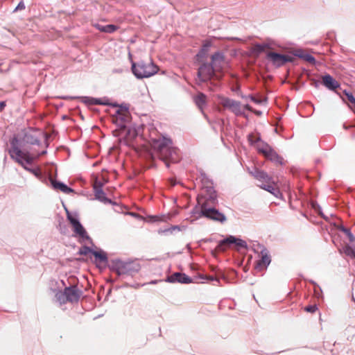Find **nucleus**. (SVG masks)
<instances>
[{
    "label": "nucleus",
    "instance_id": "nucleus-35",
    "mask_svg": "<svg viewBox=\"0 0 355 355\" xmlns=\"http://www.w3.org/2000/svg\"><path fill=\"white\" fill-rule=\"evenodd\" d=\"M273 148L270 146L268 143L265 141H262L261 144L257 147V151L266 156L267 155L265 152H269V150L272 149Z\"/></svg>",
    "mask_w": 355,
    "mask_h": 355
},
{
    "label": "nucleus",
    "instance_id": "nucleus-60",
    "mask_svg": "<svg viewBox=\"0 0 355 355\" xmlns=\"http://www.w3.org/2000/svg\"><path fill=\"white\" fill-rule=\"evenodd\" d=\"M44 138L46 139V146L48 147L49 144L47 142V140L49 139V135L46 133H44Z\"/></svg>",
    "mask_w": 355,
    "mask_h": 355
},
{
    "label": "nucleus",
    "instance_id": "nucleus-52",
    "mask_svg": "<svg viewBox=\"0 0 355 355\" xmlns=\"http://www.w3.org/2000/svg\"><path fill=\"white\" fill-rule=\"evenodd\" d=\"M261 46H262V49H263V51H264L265 49H270V44H268L267 40L264 43H261Z\"/></svg>",
    "mask_w": 355,
    "mask_h": 355
},
{
    "label": "nucleus",
    "instance_id": "nucleus-41",
    "mask_svg": "<svg viewBox=\"0 0 355 355\" xmlns=\"http://www.w3.org/2000/svg\"><path fill=\"white\" fill-rule=\"evenodd\" d=\"M303 60H304L310 64H316V60H315V57L309 53H306Z\"/></svg>",
    "mask_w": 355,
    "mask_h": 355
},
{
    "label": "nucleus",
    "instance_id": "nucleus-45",
    "mask_svg": "<svg viewBox=\"0 0 355 355\" xmlns=\"http://www.w3.org/2000/svg\"><path fill=\"white\" fill-rule=\"evenodd\" d=\"M304 310L309 313H315L318 310V306L316 304H311L306 306Z\"/></svg>",
    "mask_w": 355,
    "mask_h": 355
},
{
    "label": "nucleus",
    "instance_id": "nucleus-15",
    "mask_svg": "<svg viewBox=\"0 0 355 355\" xmlns=\"http://www.w3.org/2000/svg\"><path fill=\"white\" fill-rule=\"evenodd\" d=\"M222 105L225 108H229L236 116H245V113L241 109V103L234 99L224 97L221 101Z\"/></svg>",
    "mask_w": 355,
    "mask_h": 355
},
{
    "label": "nucleus",
    "instance_id": "nucleus-12",
    "mask_svg": "<svg viewBox=\"0 0 355 355\" xmlns=\"http://www.w3.org/2000/svg\"><path fill=\"white\" fill-rule=\"evenodd\" d=\"M103 186L104 184L102 182L98 179L96 180L93 184V191L95 199L105 205L110 204L112 205H118L116 202L107 197L106 193L103 189Z\"/></svg>",
    "mask_w": 355,
    "mask_h": 355
},
{
    "label": "nucleus",
    "instance_id": "nucleus-29",
    "mask_svg": "<svg viewBox=\"0 0 355 355\" xmlns=\"http://www.w3.org/2000/svg\"><path fill=\"white\" fill-rule=\"evenodd\" d=\"M20 159L24 161V164L27 166L31 165L33 163L35 157L30 153L29 151L22 150L21 153H19Z\"/></svg>",
    "mask_w": 355,
    "mask_h": 355
},
{
    "label": "nucleus",
    "instance_id": "nucleus-16",
    "mask_svg": "<svg viewBox=\"0 0 355 355\" xmlns=\"http://www.w3.org/2000/svg\"><path fill=\"white\" fill-rule=\"evenodd\" d=\"M130 113L121 112V110H116L113 116V123L120 129L125 130L127 123L130 122Z\"/></svg>",
    "mask_w": 355,
    "mask_h": 355
},
{
    "label": "nucleus",
    "instance_id": "nucleus-25",
    "mask_svg": "<svg viewBox=\"0 0 355 355\" xmlns=\"http://www.w3.org/2000/svg\"><path fill=\"white\" fill-rule=\"evenodd\" d=\"M267 155L264 156L267 159L278 164L281 166L284 164V159L281 157L273 148L269 150V152H266Z\"/></svg>",
    "mask_w": 355,
    "mask_h": 355
},
{
    "label": "nucleus",
    "instance_id": "nucleus-19",
    "mask_svg": "<svg viewBox=\"0 0 355 355\" xmlns=\"http://www.w3.org/2000/svg\"><path fill=\"white\" fill-rule=\"evenodd\" d=\"M250 173L258 181L263 184L274 183L272 177L268 174L266 171L254 167Z\"/></svg>",
    "mask_w": 355,
    "mask_h": 355
},
{
    "label": "nucleus",
    "instance_id": "nucleus-20",
    "mask_svg": "<svg viewBox=\"0 0 355 355\" xmlns=\"http://www.w3.org/2000/svg\"><path fill=\"white\" fill-rule=\"evenodd\" d=\"M261 189L269 192L273 195L275 198L282 200L284 196L279 189L277 187V184L274 181V183L263 184L261 183L258 185Z\"/></svg>",
    "mask_w": 355,
    "mask_h": 355
},
{
    "label": "nucleus",
    "instance_id": "nucleus-28",
    "mask_svg": "<svg viewBox=\"0 0 355 355\" xmlns=\"http://www.w3.org/2000/svg\"><path fill=\"white\" fill-rule=\"evenodd\" d=\"M207 203L202 202L200 204L198 202L197 205L191 211V215L195 217L196 219L203 218V215L201 214V211L204 210L205 207H207Z\"/></svg>",
    "mask_w": 355,
    "mask_h": 355
},
{
    "label": "nucleus",
    "instance_id": "nucleus-63",
    "mask_svg": "<svg viewBox=\"0 0 355 355\" xmlns=\"http://www.w3.org/2000/svg\"><path fill=\"white\" fill-rule=\"evenodd\" d=\"M110 106L113 107H119V105L117 103H110Z\"/></svg>",
    "mask_w": 355,
    "mask_h": 355
},
{
    "label": "nucleus",
    "instance_id": "nucleus-10",
    "mask_svg": "<svg viewBox=\"0 0 355 355\" xmlns=\"http://www.w3.org/2000/svg\"><path fill=\"white\" fill-rule=\"evenodd\" d=\"M266 58L275 68H280L288 62L292 63L295 61V58L291 55L283 54L275 51L266 53Z\"/></svg>",
    "mask_w": 355,
    "mask_h": 355
},
{
    "label": "nucleus",
    "instance_id": "nucleus-44",
    "mask_svg": "<svg viewBox=\"0 0 355 355\" xmlns=\"http://www.w3.org/2000/svg\"><path fill=\"white\" fill-rule=\"evenodd\" d=\"M147 218L150 223H155L162 220L161 217L157 215H149L147 216Z\"/></svg>",
    "mask_w": 355,
    "mask_h": 355
},
{
    "label": "nucleus",
    "instance_id": "nucleus-22",
    "mask_svg": "<svg viewBox=\"0 0 355 355\" xmlns=\"http://www.w3.org/2000/svg\"><path fill=\"white\" fill-rule=\"evenodd\" d=\"M211 46L212 42L210 40H204L200 49L195 56L196 60L197 62H202L203 59L207 57L209 49Z\"/></svg>",
    "mask_w": 355,
    "mask_h": 355
},
{
    "label": "nucleus",
    "instance_id": "nucleus-64",
    "mask_svg": "<svg viewBox=\"0 0 355 355\" xmlns=\"http://www.w3.org/2000/svg\"><path fill=\"white\" fill-rule=\"evenodd\" d=\"M227 39L230 40H241L240 38H239V37H228Z\"/></svg>",
    "mask_w": 355,
    "mask_h": 355
},
{
    "label": "nucleus",
    "instance_id": "nucleus-58",
    "mask_svg": "<svg viewBox=\"0 0 355 355\" xmlns=\"http://www.w3.org/2000/svg\"><path fill=\"white\" fill-rule=\"evenodd\" d=\"M321 83H320V82H319V81H318V80H313V85L315 87H318Z\"/></svg>",
    "mask_w": 355,
    "mask_h": 355
},
{
    "label": "nucleus",
    "instance_id": "nucleus-31",
    "mask_svg": "<svg viewBox=\"0 0 355 355\" xmlns=\"http://www.w3.org/2000/svg\"><path fill=\"white\" fill-rule=\"evenodd\" d=\"M96 27L100 31L107 33H112L119 28V27L114 24H107L105 26L98 24Z\"/></svg>",
    "mask_w": 355,
    "mask_h": 355
},
{
    "label": "nucleus",
    "instance_id": "nucleus-49",
    "mask_svg": "<svg viewBox=\"0 0 355 355\" xmlns=\"http://www.w3.org/2000/svg\"><path fill=\"white\" fill-rule=\"evenodd\" d=\"M266 40L268 44H270V49H272L275 46H277L276 42L270 38H267Z\"/></svg>",
    "mask_w": 355,
    "mask_h": 355
},
{
    "label": "nucleus",
    "instance_id": "nucleus-2",
    "mask_svg": "<svg viewBox=\"0 0 355 355\" xmlns=\"http://www.w3.org/2000/svg\"><path fill=\"white\" fill-rule=\"evenodd\" d=\"M108 268L110 271L116 272L118 277L123 278L124 276L134 277L139 272L141 266L137 259L123 260L116 258L110 260Z\"/></svg>",
    "mask_w": 355,
    "mask_h": 355
},
{
    "label": "nucleus",
    "instance_id": "nucleus-9",
    "mask_svg": "<svg viewBox=\"0 0 355 355\" xmlns=\"http://www.w3.org/2000/svg\"><path fill=\"white\" fill-rule=\"evenodd\" d=\"M201 64L198 69L197 77L200 83H207L210 81L216 75L218 71L216 66L211 62H200Z\"/></svg>",
    "mask_w": 355,
    "mask_h": 355
},
{
    "label": "nucleus",
    "instance_id": "nucleus-54",
    "mask_svg": "<svg viewBox=\"0 0 355 355\" xmlns=\"http://www.w3.org/2000/svg\"><path fill=\"white\" fill-rule=\"evenodd\" d=\"M6 106V103L4 101H0V112H2Z\"/></svg>",
    "mask_w": 355,
    "mask_h": 355
},
{
    "label": "nucleus",
    "instance_id": "nucleus-40",
    "mask_svg": "<svg viewBox=\"0 0 355 355\" xmlns=\"http://www.w3.org/2000/svg\"><path fill=\"white\" fill-rule=\"evenodd\" d=\"M311 206L324 220H327L328 218L322 213V208L317 202H313Z\"/></svg>",
    "mask_w": 355,
    "mask_h": 355
},
{
    "label": "nucleus",
    "instance_id": "nucleus-43",
    "mask_svg": "<svg viewBox=\"0 0 355 355\" xmlns=\"http://www.w3.org/2000/svg\"><path fill=\"white\" fill-rule=\"evenodd\" d=\"M248 97L249 98V99H250L252 102H254L256 104H261L263 101H267V98H265L264 100H260L254 96L252 94L248 95Z\"/></svg>",
    "mask_w": 355,
    "mask_h": 355
},
{
    "label": "nucleus",
    "instance_id": "nucleus-53",
    "mask_svg": "<svg viewBox=\"0 0 355 355\" xmlns=\"http://www.w3.org/2000/svg\"><path fill=\"white\" fill-rule=\"evenodd\" d=\"M164 282V279H155V280H152L150 281V282L148 283H146V284H157L158 282Z\"/></svg>",
    "mask_w": 355,
    "mask_h": 355
},
{
    "label": "nucleus",
    "instance_id": "nucleus-59",
    "mask_svg": "<svg viewBox=\"0 0 355 355\" xmlns=\"http://www.w3.org/2000/svg\"><path fill=\"white\" fill-rule=\"evenodd\" d=\"M252 112H254L257 116L262 115V111H261V110H253Z\"/></svg>",
    "mask_w": 355,
    "mask_h": 355
},
{
    "label": "nucleus",
    "instance_id": "nucleus-36",
    "mask_svg": "<svg viewBox=\"0 0 355 355\" xmlns=\"http://www.w3.org/2000/svg\"><path fill=\"white\" fill-rule=\"evenodd\" d=\"M93 251H94V249L87 246V245H83L81 247L77 254L79 255H87L88 254H93Z\"/></svg>",
    "mask_w": 355,
    "mask_h": 355
},
{
    "label": "nucleus",
    "instance_id": "nucleus-50",
    "mask_svg": "<svg viewBox=\"0 0 355 355\" xmlns=\"http://www.w3.org/2000/svg\"><path fill=\"white\" fill-rule=\"evenodd\" d=\"M214 241H216V240L211 237L202 239L200 241V242H203V243H211V242H214Z\"/></svg>",
    "mask_w": 355,
    "mask_h": 355
},
{
    "label": "nucleus",
    "instance_id": "nucleus-38",
    "mask_svg": "<svg viewBox=\"0 0 355 355\" xmlns=\"http://www.w3.org/2000/svg\"><path fill=\"white\" fill-rule=\"evenodd\" d=\"M306 52L302 49H297L294 51L292 52V56L297 57L302 60H304V55H306Z\"/></svg>",
    "mask_w": 355,
    "mask_h": 355
},
{
    "label": "nucleus",
    "instance_id": "nucleus-62",
    "mask_svg": "<svg viewBox=\"0 0 355 355\" xmlns=\"http://www.w3.org/2000/svg\"><path fill=\"white\" fill-rule=\"evenodd\" d=\"M309 282L314 286H317L321 291L320 287L313 280H309Z\"/></svg>",
    "mask_w": 355,
    "mask_h": 355
},
{
    "label": "nucleus",
    "instance_id": "nucleus-8",
    "mask_svg": "<svg viewBox=\"0 0 355 355\" xmlns=\"http://www.w3.org/2000/svg\"><path fill=\"white\" fill-rule=\"evenodd\" d=\"M232 245H235L238 249H248L247 242L235 236L229 235L218 241L214 251L225 252Z\"/></svg>",
    "mask_w": 355,
    "mask_h": 355
},
{
    "label": "nucleus",
    "instance_id": "nucleus-42",
    "mask_svg": "<svg viewBox=\"0 0 355 355\" xmlns=\"http://www.w3.org/2000/svg\"><path fill=\"white\" fill-rule=\"evenodd\" d=\"M248 140L250 143V145H254L255 144L258 143V142H261L262 143V140H261V138L260 137V135L256 139H253L252 138V134H250L248 135Z\"/></svg>",
    "mask_w": 355,
    "mask_h": 355
},
{
    "label": "nucleus",
    "instance_id": "nucleus-1",
    "mask_svg": "<svg viewBox=\"0 0 355 355\" xmlns=\"http://www.w3.org/2000/svg\"><path fill=\"white\" fill-rule=\"evenodd\" d=\"M172 144L171 139L166 137L152 141V148L159 153L160 159L167 168H169L170 162L178 163L180 159L179 150L172 147Z\"/></svg>",
    "mask_w": 355,
    "mask_h": 355
},
{
    "label": "nucleus",
    "instance_id": "nucleus-26",
    "mask_svg": "<svg viewBox=\"0 0 355 355\" xmlns=\"http://www.w3.org/2000/svg\"><path fill=\"white\" fill-rule=\"evenodd\" d=\"M343 93V95L341 96L342 99L345 102H349L351 104L349 105V108L355 112V96L351 92L347 91V89H344Z\"/></svg>",
    "mask_w": 355,
    "mask_h": 355
},
{
    "label": "nucleus",
    "instance_id": "nucleus-7",
    "mask_svg": "<svg viewBox=\"0 0 355 355\" xmlns=\"http://www.w3.org/2000/svg\"><path fill=\"white\" fill-rule=\"evenodd\" d=\"M202 182L204 184L206 196L204 203L216 205L218 204L217 191L215 190L213 184V180L209 179L205 173H201Z\"/></svg>",
    "mask_w": 355,
    "mask_h": 355
},
{
    "label": "nucleus",
    "instance_id": "nucleus-6",
    "mask_svg": "<svg viewBox=\"0 0 355 355\" xmlns=\"http://www.w3.org/2000/svg\"><path fill=\"white\" fill-rule=\"evenodd\" d=\"M82 293V291L79 290L76 285L69 286L66 287L63 291H58L55 293V298L60 304H65L67 302H78Z\"/></svg>",
    "mask_w": 355,
    "mask_h": 355
},
{
    "label": "nucleus",
    "instance_id": "nucleus-21",
    "mask_svg": "<svg viewBox=\"0 0 355 355\" xmlns=\"http://www.w3.org/2000/svg\"><path fill=\"white\" fill-rule=\"evenodd\" d=\"M322 84L327 89L334 91L340 87L339 83L330 74L326 73L322 76Z\"/></svg>",
    "mask_w": 355,
    "mask_h": 355
},
{
    "label": "nucleus",
    "instance_id": "nucleus-32",
    "mask_svg": "<svg viewBox=\"0 0 355 355\" xmlns=\"http://www.w3.org/2000/svg\"><path fill=\"white\" fill-rule=\"evenodd\" d=\"M206 98L207 96L203 93H200L194 98V102L196 105L201 110L206 105Z\"/></svg>",
    "mask_w": 355,
    "mask_h": 355
},
{
    "label": "nucleus",
    "instance_id": "nucleus-57",
    "mask_svg": "<svg viewBox=\"0 0 355 355\" xmlns=\"http://www.w3.org/2000/svg\"><path fill=\"white\" fill-rule=\"evenodd\" d=\"M244 109L250 112H252L253 109L249 104H245L244 105Z\"/></svg>",
    "mask_w": 355,
    "mask_h": 355
},
{
    "label": "nucleus",
    "instance_id": "nucleus-34",
    "mask_svg": "<svg viewBox=\"0 0 355 355\" xmlns=\"http://www.w3.org/2000/svg\"><path fill=\"white\" fill-rule=\"evenodd\" d=\"M337 228L338 230H339L340 231L346 234L350 242H354L355 241V236L352 234L349 228L345 227L343 225L338 226Z\"/></svg>",
    "mask_w": 355,
    "mask_h": 355
},
{
    "label": "nucleus",
    "instance_id": "nucleus-37",
    "mask_svg": "<svg viewBox=\"0 0 355 355\" xmlns=\"http://www.w3.org/2000/svg\"><path fill=\"white\" fill-rule=\"evenodd\" d=\"M199 278L202 280L211 281L215 282L218 284H220V279L218 276L200 275H199Z\"/></svg>",
    "mask_w": 355,
    "mask_h": 355
},
{
    "label": "nucleus",
    "instance_id": "nucleus-27",
    "mask_svg": "<svg viewBox=\"0 0 355 355\" xmlns=\"http://www.w3.org/2000/svg\"><path fill=\"white\" fill-rule=\"evenodd\" d=\"M186 229H187V226H185V225H171V227H169L168 228L159 229L158 230V233L159 234H172L175 231L180 232V231L185 230Z\"/></svg>",
    "mask_w": 355,
    "mask_h": 355
},
{
    "label": "nucleus",
    "instance_id": "nucleus-13",
    "mask_svg": "<svg viewBox=\"0 0 355 355\" xmlns=\"http://www.w3.org/2000/svg\"><path fill=\"white\" fill-rule=\"evenodd\" d=\"M60 99L68 100V99H75L79 98L81 102L87 105H110V100L108 98H94L91 96H62L58 97Z\"/></svg>",
    "mask_w": 355,
    "mask_h": 355
},
{
    "label": "nucleus",
    "instance_id": "nucleus-46",
    "mask_svg": "<svg viewBox=\"0 0 355 355\" xmlns=\"http://www.w3.org/2000/svg\"><path fill=\"white\" fill-rule=\"evenodd\" d=\"M117 110H121V112L129 113V105L127 103H122L119 105Z\"/></svg>",
    "mask_w": 355,
    "mask_h": 355
},
{
    "label": "nucleus",
    "instance_id": "nucleus-11",
    "mask_svg": "<svg viewBox=\"0 0 355 355\" xmlns=\"http://www.w3.org/2000/svg\"><path fill=\"white\" fill-rule=\"evenodd\" d=\"M203 218H206L214 222L225 223L227 221L226 216L219 209L215 207V205L207 204V207L201 211Z\"/></svg>",
    "mask_w": 355,
    "mask_h": 355
},
{
    "label": "nucleus",
    "instance_id": "nucleus-14",
    "mask_svg": "<svg viewBox=\"0 0 355 355\" xmlns=\"http://www.w3.org/2000/svg\"><path fill=\"white\" fill-rule=\"evenodd\" d=\"M164 282L172 284L180 283L189 284L193 282V279L184 272H175L172 275L167 276L164 279Z\"/></svg>",
    "mask_w": 355,
    "mask_h": 355
},
{
    "label": "nucleus",
    "instance_id": "nucleus-30",
    "mask_svg": "<svg viewBox=\"0 0 355 355\" xmlns=\"http://www.w3.org/2000/svg\"><path fill=\"white\" fill-rule=\"evenodd\" d=\"M225 58L224 53L220 51H218L211 55L210 62L217 67V63L223 62Z\"/></svg>",
    "mask_w": 355,
    "mask_h": 355
},
{
    "label": "nucleus",
    "instance_id": "nucleus-39",
    "mask_svg": "<svg viewBox=\"0 0 355 355\" xmlns=\"http://www.w3.org/2000/svg\"><path fill=\"white\" fill-rule=\"evenodd\" d=\"M311 206L324 220H327L328 218L322 213V208L317 202H313Z\"/></svg>",
    "mask_w": 355,
    "mask_h": 355
},
{
    "label": "nucleus",
    "instance_id": "nucleus-3",
    "mask_svg": "<svg viewBox=\"0 0 355 355\" xmlns=\"http://www.w3.org/2000/svg\"><path fill=\"white\" fill-rule=\"evenodd\" d=\"M20 143V140L19 139L18 137L15 135L10 139V148L8 149V151L10 156V158L15 160L19 165H21L26 171L31 173L37 178L40 177L41 173L38 167H28V166L24 164V161L20 159L19 153H21Z\"/></svg>",
    "mask_w": 355,
    "mask_h": 355
},
{
    "label": "nucleus",
    "instance_id": "nucleus-56",
    "mask_svg": "<svg viewBox=\"0 0 355 355\" xmlns=\"http://www.w3.org/2000/svg\"><path fill=\"white\" fill-rule=\"evenodd\" d=\"M118 205H115L116 207V209H115V211L117 212H121L123 211V207L121 206L119 204L117 203Z\"/></svg>",
    "mask_w": 355,
    "mask_h": 355
},
{
    "label": "nucleus",
    "instance_id": "nucleus-24",
    "mask_svg": "<svg viewBox=\"0 0 355 355\" xmlns=\"http://www.w3.org/2000/svg\"><path fill=\"white\" fill-rule=\"evenodd\" d=\"M22 142L30 145H41V141L38 137L27 132L24 133Z\"/></svg>",
    "mask_w": 355,
    "mask_h": 355
},
{
    "label": "nucleus",
    "instance_id": "nucleus-51",
    "mask_svg": "<svg viewBox=\"0 0 355 355\" xmlns=\"http://www.w3.org/2000/svg\"><path fill=\"white\" fill-rule=\"evenodd\" d=\"M145 285H146V284H140L138 283H135V284H130V288H139L140 287H142Z\"/></svg>",
    "mask_w": 355,
    "mask_h": 355
},
{
    "label": "nucleus",
    "instance_id": "nucleus-4",
    "mask_svg": "<svg viewBox=\"0 0 355 355\" xmlns=\"http://www.w3.org/2000/svg\"><path fill=\"white\" fill-rule=\"evenodd\" d=\"M131 70L137 79L153 76L158 71V67L153 62L146 63L143 60L138 62H132Z\"/></svg>",
    "mask_w": 355,
    "mask_h": 355
},
{
    "label": "nucleus",
    "instance_id": "nucleus-23",
    "mask_svg": "<svg viewBox=\"0 0 355 355\" xmlns=\"http://www.w3.org/2000/svg\"><path fill=\"white\" fill-rule=\"evenodd\" d=\"M51 184L52 188L54 190H59L66 194H69L71 193H73L74 190L71 187H69L63 182L57 180L55 179L51 178L50 179Z\"/></svg>",
    "mask_w": 355,
    "mask_h": 355
},
{
    "label": "nucleus",
    "instance_id": "nucleus-47",
    "mask_svg": "<svg viewBox=\"0 0 355 355\" xmlns=\"http://www.w3.org/2000/svg\"><path fill=\"white\" fill-rule=\"evenodd\" d=\"M345 252L347 255L350 256L353 258H355V248H352L350 246H348Z\"/></svg>",
    "mask_w": 355,
    "mask_h": 355
},
{
    "label": "nucleus",
    "instance_id": "nucleus-61",
    "mask_svg": "<svg viewBox=\"0 0 355 355\" xmlns=\"http://www.w3.org/2000/svg\"><path fill=\"white\" fill-rule=\"evenodd\" d=\"M47 153V150H42V152H40L37 157H40V156H42V155H46Z\"/></svg>",
    "mask_w": 355,
    "mask_h": 355
},
{
    "label": "nucleus",
    "instance_id": "nucleus-33",
    "mask_svg": "<svg viewBox=\"0 0 355 355\" xmlns=\"http://www.w3.org/2000/svg\"><path fill=\"white\" fill-rule=\"evenodd\" d=\"M250 55L258 57L263 52L261 43H255L249 50Z\"/></svg>",
    "mask_w": 355,
    "mask_h": 355
},
{
    "label": "nucleus",
    "instance_id": "nucleus-48",
    "mask_svg": "<svg viewBox=\"0 0 355 355\" xmlns=\"http://www.w3.org/2000/svg\"><path fill=\"white\" fill-rule=\"evenodd\" d=\"M25 8H26L25 4H24V1L21 0L19 2L17 7L15 8L14 12L24 10V9H25Z\"/></svg>",
    "mask_w": 355,
    "mask_h": 355
},
{
    "label": "nucleus",
    "instance_id": "nucleus-18",
    "mask_svg": "<svg viewBox=\"0 0 355 355\" xmlns=\"http://www.w3.org/2000/svg\"><path fill=\"white\" fill-rule=\"evenodd\" d=\"M92 255L94 257V262L97 268H101V263H103L104 268H108L110 260H109L106 252L99 248L98 250H94V251H93Z\"/></svg>",
    "mask_w": 355,
    "mask_h": 355
},
{
    "label": "nucleus",
    "instance_id": "nucleus-55",
    "mask_svg": "<svg viewBox=\"0 0 355 355\" xmlns=\"http://www.w3.org/2000/svg\"><path fill=\"white\" fill-rule=\"evenodd\" d=\"M130 288V284L125 282L121 286L117 287V288Z\"/></svg>",
    "mask_w": 355,
    "mask_h": 355
},
{
    "label": "nucleus",
    "instance_id": "nucleus-5",
    "mask_svg": "<svg viewBox=\"0 0 355 355\" xmlns=\"http://www.w3.org/2000/svg\"><path fill=\"white\" fill-rule=\"evenodd\" d=\"M67 218L73 227V231L75 236L79 237V241L80 243L87 241L92 245H94L92 238L88 235L86 230L80 223L77 214L75 213L73 215L68 210H67Z\"/></svg>",
    "mask_w": 355,
    "mask_h": 355
},
{
    "label": "nucleus",
    "instance_id": "nucleus-17",
    "mask_svg": "<svg viewBox=\"0 0 355 355\" xmlns=\"http://www.w3.org/2000/svg\"><path fill=\"white\" fill-rule=\"evenodd\" d=\"M261 248V259H259L255 265V268L261 270L263 268H267L271 262V257L268 249L262 245H259Z\"/></svg>",
    "mask_w": 355,
    "mask_h": 355
}]
</instances>
